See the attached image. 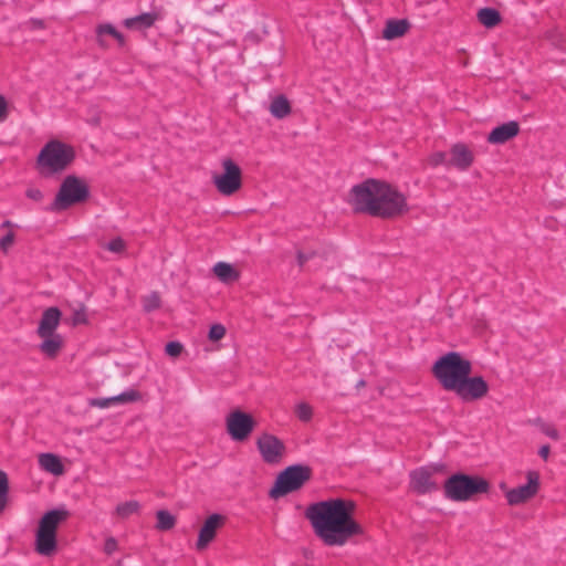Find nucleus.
<instances>
[{"instance_id":"obj_34","label":"nucleus","mask_w":566,"mask_h":566,"mask_svg":"<svg viewBox=\"0 0 566 566\" xmlns=\"http://www.w3.org/2000/svg\"><path fill=\"white\" fill-rule=\"evenodd\" d=\"M106 249L114 253H122L125 250V242L122 238H115L106 244Z\"/></svg>"},{"instance_id":"obj_19","label":"nucleus","mask_w":566,"mask_h":566,"mask_svg":"<svg viewBox=\"0 0 566 566\" xmlns=\"http://www.w3.org/2000/svg\"><path fill=\"white\" fill-rule=\"evenodd\" d=\"M160 13L157 11L142 13L139 15L127 18L123 21L125 28L130 30H146L155 24L159 20Z\"/></svg>"},{"instance_id":"obj_37","label":"nucleus","mask_w":566,"mask_h":566,"mask_svg":"<svg viewBox=\"0 0 566 566\" xmlns=\"http://www.w3.org/2000/svg\"><path fill=\"white\" fill-rule=\"evenodd\" d=\"M86 323V315L84 312V307H81L80 310H74L73 316H72V324H84Z\"/></svg>"},{"instance_id":"obj_42","label":"nucleus","mask_w":566,"mask_h":566,"mask_svg":"<svg viewBox=\"0 0 566 566\" xmlns=\"http://www.w3.org/2000/svg\"><path fill=\"white\" fill-rule=\"evenodd\" d=\"M543 432L548 436L549 438L554 439V440H558L559 439V434H558V431L553 428V427H549V426H545L543 427Z\"/></svg>"},{"instance_id":"obj_22","label":"nucleus","mask_w":566,"mask_h":566,"mask_svg":"<svg viewBox=\"0 0 566 566\" xmlns=\"http://www.w3.org/2000/svg\"><path fill=\"white\" fill-rule=\"evenodd\" d=\"M213 273L220 281L226 283L233 282L239 277V273L235 271V269L226 262H218L213 266Z\"/></svg>"},{"instance_id":"obj_25","label":"nucleus","mask_w":566,"mask_h":566,"mask_svg":"<svg viewBox=\"0 0 566 566\" xmlns=\"http://www.w3.org/2000/svg\"><path fill=\"white\" fill-rule=\"evenodd\" d=\"M271 114L276 118H284L291 113V106L286 97L276 96L270 105Z\"/></svg>"},{"instance_id":"obj_40","label":"nucleus","mask_w":566,"mask_h":566,"mask_svg":"<svg viewBox=\"0 0 566 566\" xmlns=\"http://www.w3.org/2000/svg\"><path fill=\"white\" fill-rule=\"evenodd\" d=\"M116 548H117V541L114 537L106 538L105 545H104V552L107 555H111L112 553H114L116 551Z\"/></svg>"},{"instance_id":"obj_32","label":"nucleus","mask_w":566,"mask_h":566,"mask_svg":"<svg viewBox=\"0 0 566 566\" xmlns=\"http://www.w3.org/2000/svg\"><path fill=\"white\" fill-rule=\"evenodd\" d=\"M226 335V327L221 324H214L210 327L208 337L212 342L222 339Z\"/></svg>"},{"instance_id":"obj_26","label":"nucleus","mask_w":566,"mask_h":566,"mask_svg":"<svg viewBox=\"0 0 566 566\" xmlns=\"http://www.w3.org/2000/svg\"><path fill=\"white\" fill-rule=\"evenodd\" d=\"M157 524L156 528L159 531H169L176 524V518L168 511L160 510L157 512Z\"/></svg>"},{"instance_id":"obj_14","label":"nucleus","mask_w":566,"mask_h":566,"mask_svg":"<svg viewBox=\"0 0 566 566\" xmlns=\"http://www.w3.org/2000/svg\"><path fill=\"white\" fill-rule=\"evenodd\" d=\"M432 470L420 468L410 472V488L418 494H426L438 490L437 483L431 479Z\"/></svg>"},{"instance_id":"obj_43","label":"nucleus","mask_w":566,"mask_h":566,"mask_svg":"<svg viewBox=\"0 0 566 566\" xmlns=\"http://www.w3.org/2000/svg\"><path fill=\"white\" fill-rule=\"evenodd\" d=\"M25 25H28L30 29H43L44 22L39 19H30Z\"/></svg>"},{"instance_id":"obj_15","label":"nucleus","mask_w":566,"mask_h":566,"mask_svg":"<svg viewBox=\"0 0 566 566\" xmlns=\"http://www.w3.org/2000/svg\"><path fill=\"white\" fill-rule=\"evenodd\" d=\"M62 313L57 307L46 308L39 323L38 335L40 337H49L55 334V329L60 324Z\"/></svg>"},{"instance_id":"obj_41","label":"nucleus","mask_w":566,"mask_h":566,"mask_svg":"<svg viewBox=\"0 0 566 566\" xmlns=\"http://www.w3.org/2000/svg\"><path fill=\"white\" fill-rule=\"evenodd\" d=\"M27 197L34 201H41L43 199V193L38 188H29L25 192Z\"/></svg>"},{"instance_id":"obj_38","label":"nucleus","mask_w":566,"mask_h":566,"mask_svg":"<svg viewBox=\"0 0 566 566\" xmlns=\"http://www.w3.org/2000/svg\"><path fill=\"white\" fill-rule=\"evenodd\" d=\"M14 242V233L13 232H9L7 233L1 240H0V248L1 250H3L4 252H7V250L12 245V243Z\"/></svg>"},{"instance_id":"obj_6","label":"nucleus","mask_w":566,"mask_h":566,"mask_svg":"<svg viewBox=\"0 0 566 566\" xmlns=\"http://www.w3.org/2000/svg\"><path fill=\"white\" fill-rule=\"evenodd\" d=\"M69 512L65 510H51L39 522L35 535V549L43 556H51L56 551V530L61 522L65 521Z\"/></svg>"},{"instance_id":"obj_7","label":"nucleus","mask_w":566,"mask_h":566,"mask_svg":"<svg viewBox=\"0 0 566 566\" xmlns=\"http://www.w3.org/2000/svg\"><path fill=\"white\" fill-rule=\"evenodd\" d=\"M312 475V469L307 465L294 464L284 469L276 478L274 486L269 495L276 500L291 492L301 489Z\"/></svg>"},{"instance_id":"obj_27","label":"nucleus","mask_w":566,"mask_h":566,"mask_svg":"<svg viewBox=\"0 0 566 566\" xmlns=\"http://www.w3.org/2000/svg\"><path fill=\"white\" fill-rule=\"evenodd\" d=\"M139 507L140 505L137 501L124 502L117 505L116 514L122 518H126L129 515L137 513Z\"/></svg>"},{"instance_id":"obj_17","label":"nucleus","mask_w":566,"mask_h":566,"mask_svg":"<svg viewBox=\"0 0 566 566\" xmlns=\"http://www.w3.org/2000/svg\"><path fill=\"white\" fill-rule=\"evenodd\" d=\"M139 398V394L136 390H127L117 396L109 398H93L90 400V406L97 408H108L115 405H126L134 402Z\"/></svg>"},{"instance_id":"obj_20","label":"nucleus","mask_w":566,"mask_h":566,"mask_svg":"<svg viewBox=\"0 0 566 566\" xmlns=\"http://www.w3.org/2000/svg\"><path fill=\"white\" fill-rule=\"evenodd\" d=\"M410 23L408 20H388L382 31V38L386 40H394L402 36L409 29Z\"/></svg>"},{"instance_id":"obj_28","label":"nucleus","mask_w":566,"mask_h":566,"mask_svg":"<svg viewBox=\"0 0 566 566\" xmlns=\"http://www.w3.org/2000/svg\"><path fill=\"white\" fill-rule=\"evenodd\" d=\"M117 30L109 23L99 24L96 28L97 42L102 46H106V42L104 41V35L114 36Z\"/></svg>"},{"instance_id":"obj_8","label":"nucleus","mask_w":566,"mask_h":566,"mask_svg":"<svg viewBox=\"0 0 566 566\" xmlns=\"http://www.w3.org/2000/svg\"><path fill=\"white\" fill-rule=\"evenodd\" d=\"M87 186L76 176H67L61 184L60 190L52 202L50 210H65L72 205L83 202L88 198Z\"/></svg>"},{"instance_id":"obj_4","label":"nucleus","mask_w":566,"mask_h":566,"mask_svg":"<svg viewBox=\"0 0 566 566\" xmlns=\"http://www.w3.org/2000/svg\"><path fill=\"white\" fill-rule=\"evenodd\" d=\"M443 488L447 499L455 502H465L479 494L488 493L490 483L482 476L459 472L448 478Z\"/></svg>"},{"instance_id":"obj_46","label":"nucleus","mask_w":566,"mask_h":566,"mask_svg":"<svg viewBox=\"0 0 566 566\" xmlns=\"http://www.w3.org/2000/svg\"><path fill=\"white\" fill-rule=\"evenodd\" d=\"M88 123H91L92 125H98L99 118L94 116V117L88 119Z\"/></svg>"},{"instance_id":"obj_1","label":"nucleus","mask_w":566,"mask_h":566,"mask_svg":"<svg viewBox=\"0 0 566 566\" xmlns=\"http://www.w3.org/2000/svg\"><path fill=\"white\" fill-rule=\"evenodd\" d=\"M353 501L331 499L311 504L305 512L315 534L328 546H343L353 536L363 534L361 525L354 518Z\"/></svg>"},{"instance_id":"obj_29","label":"nucleus","mask_w":566,"mask_h":566,"mask_svg":"<svg viewBox=\"0 0 566 566\" xmlns=\"http://www.w3.org/2000/svg\"><path fill=\"white\" fill-rule=\"evenodd\" d=\"M9 492L8 476L0 470V513L3 511L7 504V496Z\"/></svg>"},{"instance_id":"obj_21","label":"nucleus","mask_w":566,"mask_h":566,"mask_svg":"<svg viewBox=\"0 0 566 566\" xmlns=\"http://www.w3.org/2000/svg\"><path fill=\"white\" fill-rule=\"evenodd\" d=\"M40 467L54 475H61L64 472V465L60 458L53 453H42L39 455Z\"/></svg>"},{"instance_id":"obj_16","label":"nucleus","mask_w":566,"mask_h":566,"mask_svg":"<svg viewBox=\"0 0 566 566\" xmlns=\"http://www.w3.org/2000/svg\"><path fill=\"white\" fill-rule=\"evenodd\" d=\"M473 163V154L463 144H455L450 150L448 166H454L460 170L468 169Z\"/></svg>"},{"instance_id":"obj_30","label":"nucleus","mask_w":566,"mask_h":566,"mask_svg":"<svg viewBox=\"0 0 566 566\" xmlns=\"http://www.w3.org/2000/svg\"><path fill=\"white\" fill-rule=\"evenodd\" d=\"M143 305H144V310L148 313L157 310L160 306L159 294L156 292H153L149 295L145 296L143 300Z\"/></svg>"},{"instance_id":"obj_33","label":"nucleus","mask_w":566,"mask_h":566,"mask_svg":"<svg viewBox=\"0 0 566 566\" xmlns=\"http://www.w3.org/2000/svg\"><path fill=\"white\" fill-rule=\"evenodd\" d=\"M184 349V346L179 342H169L166 347L165 352L168 356L176 358L178 357Z\"/></svg>"},{"instance_id":"obj_12","label":"nucleus","mask_w":566,"mask_h":566,"mask_svg":"<svg viewBox=\"0 0 566 566\" xmlns=\"http://www.w3.org/2000/svg\"><path fill=\"white\" fill-rule=\"evenodd\" d=\"M262 459L266 463H276L285 450L284 443L273 434L263 433L256 441Z\"/></svg>"},{"instance_id":"obj_44","label":"nucleus","mask_w":566,"mask_h":566,"mask_svg":"<svg viewBox=\"0 0 566 566\" xmlns=\"http://www.w3.org/2000/svg\"><path fill=\"white\" fill-rule=\"evenodd\" d=\"M549 452L551 448L548 444L542 446L541 449L538 450L539 457L543 458L544 460L548 458Z\"/></svg>"},{"instance_id":"obj_35","label":"nucleus","mask_w":566,"mask_h":566,"mask_svg":"<svg viewBox=\"0 0 566 566\" xmlns=\"http://www.w3.org/2000/svg\"><path fill=\"white\" fill-rule=\"evenodd\" d=\"M316 255V251L314 250H311V251H307V252H304L302 250H297L296 251V261H297V264L300 268H303L304 264L313 259L314 256Z\"/></svg>"},{"instance_id":"obj_47","label":"nucleus","mask_w":566,"mask_h":566,"mask_svg":"<svg viewBox=\"0 0 566 566\" xmlns=\"http://www.w3.org/2000/svg\"><path fill=\"white\" fill-rule=\"evenodd\" d=\"M365 386V381L364 380H359L358 384H357V388H360V387H364Z\"/></svg>"},{"instance_id":"obj_23","label":"nucleus","mask_w":566,"mask_h":566,"mask_svg":"<svg viewBox=\"0 0 566 566\" xmlns=\"http://www.w3.org/2000/svg\"><path fill=\"white\" fill-rule=\"evenodd\" d=\"M44 340L40 345V349L49 357H54L62 348V337L57 334H52L49 337H42Z\"/></svg>"},{"instance_id":"obj_45","label":"nucleus","mask_w":566,"mask_h":566,"mask_svg":"<svg viewBox=\"0 0 566 566\" xmlns=\"http://www.w3.org/2000/svg\"><path fill=\"white\" fill-rule=\"evenodd\" d=\"M113 38L117 40L119 45L123 46L125 44V38L120 32L117 31Z\"/></svg>"},{"instance_id":"obj_48","label":"nucleus","mask_w":566,"mask_h":566,"mask_svg":"<svg viewBox=\"0 0 566 566\" xmlns=\"http://www.w3.org/2000/svg\"><path fill=\"white\" fill-rule=\"evenodd\" d=\"M10 226H11V222H10V221H4V222L2 223V227H3V228L10 227Z\"/></svg>"},{"instance_id":"obj_5","label":"nucleus","mask_w":566,"mask_h":566,"mask_svg":"<svg viewBox=\"0 0 566 566\" xmlns=\"http://www.w3.org/2000/svg\"><path fill=\"white\" fill-rule=\"evenodd\" d=\"M75 157L71 146L60 142L50 140L40 150L36 167L42 176H51L67 168Z\"/></svg>"},{"instance_id":"obj_11","label":"nucleus","mask_w":566,"mask_h":566,"mask_svg":"<svg viewBox=\"0 0 566 566\" xmlns=\"http://www.w3.org/2000/svg\"><path fill=\"white\" fill-rule=\"evenodd\" d=\"M539 488V476L535 471H530L527 473V483L524 485H520L517 488L507 490L505 493L507 503L510 505H518L522 504L530 499H532L538 491Z\"/></svg>"},{"instance_id":"obj_18","label":"nucleus","mask_w":566,"mask_h":566,"mask_svg":"<svg viewBox=\"0 0 566 566\" xmlns=\"http://www.w3.org/2000/svg\"><path fill=\"white\" fill-rule=\"evenodd\" d=\"M520 132V126L516 122H507L495 127L488 137L491 144H504L512 139Z\"/></svg>"},{"instance_id":"obj_49","label":"nucleus","mask_w":566,"mask_h":566,"mask_svg":"<svg viewBox=\"0 0 566 566\" xmlns=\"http://www.w3.org/2000/svg\"><path fill=\"white\" fill-rule=\"evenodd\" d=\"M501 489H502V490H505V492L507 491V490H506V485H505V483H501Z\"/></svg>"},{"instance_id":"obj_13","label":"nucleus","mask_w":566,"mask_h":566,"mask_svg":"<svg viewBox=\"0 0 566 566\" xmlns=\"http://www.w3.org/2000/svg\"><path fill=\"white\" fill-rule=\"evenodd\" d=\"M224 516L221 514H211L203 523L202 527L199 531V536L197 541V549H205L210 542H212L216 537L217 531L224 524Z\"/></svg>"},{"instance_id":"obj_10","label":"nucleus","mask_w":566,"mask_h":566,"mask_svg":"<svg viewBox=\"0 0 566 566\" xmlns=\"http://www.w3.org/2000/svg\"><path fill=\"white\" fill-rule=\"evenodd\" d=\"M227 431L235 441H244L255 427L253 417L240 409L231 411L226 419Z\"/></svg>"},{"instance_id":"obj_24","label":"nucleus","mask_w":566,"mask_h":566,"mask_svg":"<svg viewBox=\"0 0 566 566\" xmlns=\"http://www.w3.org/2000/svg\"><path fill=\"white\" fill-rule=\"evenodd\" d=\"M478 20L485 28H494L501 22V14L496 9L482 8L478 12Z\"/></svg>"},{"instance_id":"obj_31","label":"nucleus","mask_w":566,"mask_h":566,"mask_svg":"<svg viewBox=\"0 0 566 566\" xmlns=\"http://www.w3.org/2000/svg\"><path fill=\"white\" fill-rule=\"evenodd\" d=\"M295 413L300 420L308 421L312 418L313 411H312V408L310 405H307L305 402H301L296 406Z\"/></svg>"},{"instance_id":"obj_39","label":"nucleus","mask_w":566,"mask_h":566,"mask_svg":"<svg viewBox=\"0 0 566 566\" xmlns=\"http://www.w3.org/2000/svg\"><path fill=\"white\" fill-rule=\"evenodd\" d=\"M9 115V107L7 99L0 95V123L4 122Z\"/></svg>"},{"instance_id":"obj_9","label":"nucleus","mask_w":566,"mask_h":566,"mask_svg":"<svg viewBox=\"0 0 566 566\" xmlns=\"http://www.w3.org/2000/svg\"><path fill=\"white\" fill-rule=\"evenodd\" d=\"M222 174H213L212 181L223 196H231L242 186L241 168L230 158L222 160Z\"/></svg>"},{"instance_id":"obj_2","label":"nucleus","mask_w":566,"mask_h":566,"mask_svg":"<svg viewBox=\"0 0 566 566\" xmlns=\"http://www.w3.org/2000/svg\"><path fill=\"white\" fill-rule=\"evenodd\" d=\"M471 373V361L458 352L447 353L432 366V374L443 389L455 392L464 401L479 400L489 391L483 377H470Z\"/></svg>"},{"instance_id":"obj_36","label":"nucleus","mask_w":566,"mask_h":566,"mask_svg":"<svg viewBox=\"0 0 566 566\" xmlns=\"http://www.w3.org/2000/svg\"><path fill=\"white\" fill-rule=\"evenodd\" d=\"M447 153L444 151H438L436 154H433L430 158V163L433 165V166H438V165H448L449 163V159L447 158Z\"/></svg>"},{"instance_id":"obj_3","label":"nucleus","mask_w":566,"mask_h":566,"mask_svg":"<svg viewBox=\"0 0 566 566\" xmlns=\"http://www.w3.org/2000/svg\"><path fill=\"white\" fill-rule=\"evenodd\" d=\"M350 203L356 212L379 218H395L408 210L406 198L390 185L367 179L350 190Z\"/></svg>"}]
</instances>
